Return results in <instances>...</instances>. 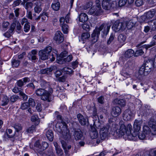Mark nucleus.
Instances as JSON below:
<instances>
[{
  "label": "nucleus",
  "mask_w": 156,
  "mask_h": 156,
  "mask_svg": "<svg viewBox=\"0 0 156 156\" xmlns=\"http://www.w3.org/2000/svg\"><path fill=\"white\" fill-rule=\"evenodd\" d=\"M96 127L94 126L93 124V126L91 127V130L90 132V135L91 138L92 139H96L97 138L98 136V134L96 129Z\"/></svg>",
  "instance_id": "dca6fc26"
},
{
  "label": "nucleus",
  "mask_w": 156,
  "mask_h": 156,
  "mask_svg": "<svg viewBox=\"0 0 156 156\" xmlns=\"http://www.w3.org/2000/svg\"><path fill=\"white\" fill-rule=\"evenodd\" d=\"M60 4L57 0L54 1L51 5L52 9L55 11H58L60 7Z\"/></svg>",
  "instance_id": "412c9836"
},
{
  "label": "nucleus",
  "mask_w": 156,
  "mask_h": 156,
  "mask_svg": "<svg viewBox=\"0 0 156 156\" xmlns=\"http://www.w3.org/2000/svg\"><path fill=\"white\" fill-rule=\"evenodd\" d=\"M9 23L8 22H4L2 23V27L5 30H6L8 28V26L9 25Z\"/></svg>",
  "instance_id": "6e6d98bb"
},
{
  "label": "nucleus",
  "mask_w": 156,
  "mask_h": 156,
  "mask_svg": "<svg viewBox=\"0 0 156 156\" xmlns=\"http://www.w3.org/2000/svg\"><path fill=\"white\" fill-rule=\"evenodd\" d=\"M91 117L94 122V126L97 129H100V133L101 140L105 139L109 135V127L108 126L104 125L103 122H100L98 116L97 115L96 110L94 108L92 113Z\"/></svg>",
  "instance_id": "f257e3e1"
},
{
  "label": "nucleus",
  "mask_w": 156,
  "mask_h": 156,
  "mask_svg": "<svg viewBox=\"0 0 156 156\" xmlns=\"http://www.w3.org/2000/svg\"><path fill=\"white\" fill-rule=\"evenodd\" d=\"M142 122L140 120H135L133 125V128L134 131H132V133L133 134H136V140L137 139V135L138 134V132L140 130L141 128V125Z\"/></svg>",
  "instance_id": "9d476101"
},
{
  "label": "nucleus",
  "mask_w": 156,
  "mask_h": 156,
  "mask_svg": "<svg viewBox=\"0 0 156 156\" xmlns=\"http://www.w3.org/2000/svg\"><path fill=\"white\" fill-rule=\"evenodd\" d=\"M48 13L44 11L43 12L40 14V16H41V21L42 22L44 21L46 19V17H48Z\"/></svg>",
  "instance_id": "f704fd0d"
},
{
  "label": "nucleus",
  "mask_w": 156,
  "mask_h": 156,
  "mask_svg": "<svg viewBox=\"0 0 156 156\" xmlns=\"http://www.w3.org/2000/svg\"><path fill=\"white\" fill-rule=\"evenodd\" d=\"M56 153L58 156H63V153L62 149L60 148H57V149L56 150Z\"/></svg>",
  "instance_id": "5fc2aeb1"
},
{
  "label": "nucleus",
  "mask_w": 156,
  "mask_h": 156,
  "mask_svg": "<svg viewBox=\"0 0 156 156\" xmlns=\"http://www.w3.org/2000/svg\"><path fill=\"white\" fill-rule=\"evenodd\" d=\"M83 28L87 31H88L90 30V26L89 24L85 23L82 25Z\"/></svg>",
  "instance_id": "603ef678"
},
{
  "label": "nucleus",
  "mask_w": 156,
  "mask_h": 156,
  "mask_svg": "<svg viewBox=\"0 0 156 156\" xmlns=\"http://www.w3.org/2000/svg\"><path fill=\"white\" fill-rule=\"evenodd\" d=\"M58 112H56L55 114L58 120V123L55 126L56 129L57 131L62 134V137L66 140H69L71 138V134L67 128L66 124L62 120V116L58 114Z\"/></svg>",
  "instance_id": "7ed1b4c3"
},
{
  "label": "nucleus",
  "mask_w": 156,
  "mask_h": 156,
  "mask_svg": "<svg viewBox=\"0 0 156 156\" xmlns=\"http://www.w3.org/2000/svg\"><path fill=\"white\" fill-rule=\"evenodd\" d=\"M0 104L1 105L4 106L8 104L9 99L6 96L2 94L0 96Z\"/></svg>",
  "instance_id": "f3484780"
},
{
  "label": "nucleus",
  "mask_w": 156,
  "mask_h": 156,
  "mask_svg": "<svg viewBox=\"0 0 156 156\" xmlns=\"http://www.w3.org/2000/svg\"><path fill=\"white\" fill-rule=\"evenodd\" d=\"M30 28V26L29 23H26L24 26V31L26 32H27L29 31Z\"/></svg>",
  "instance_id": "864d4df0"
},
{
  "label": "nucleus",
  "mask_w": 156,
  "mask_h": 156,
  "mask_svg": "<svg viewBox=\"0 0 156 156\" xmlns=\"http://www.w3.org/2000/svg\"><path fill=\"white\" fill-rule=\"evenodd\" d=\"M135 25V22L133 20H130L129 22H126L127 28L128 29L132 28Z\"/></svg>",
  "instance_id": "473e14b6"
},
{
  "label": "nucleus",
  "mask_w": 156,
  "mask_h": 156,
  "mask_svg": "<svg viewBox=\"0 0 156 156\" xmlns=\"http://www.w3.org/2000/svg\"><path fill=\"white\" fill-rule=\"evenodd\" d=\"M57 69V67L55 66H51L50 68L43 69L39 71V73L42 74H51L52 72Z\"/></svg>",
  "instance_id": "ddd939ff"
},
{
  "label": "nucleus",
  "mask_w": 156,
  "mask_h": 156,
  "mask_svg": "<svg viewBox=\"0 0 156 156\" xmlns=\"http://www.w3.org/2000/svg\"><path fill=\"white\" fill-rule=\"evenodd\" d=\"M20 95L22 97L23 100H27L28 98V96L25 94L24 93L21 91L19 93Z\"/></svg>",
  "instance_id": "0e129e2a"
},
{
  "label": "nucleus",
  "mask_w": 156,
  "mask_h": 156,
  "mask_svg": "<svg viewBox=\"0 0 156 156\" xmlns=\"http://www.w3.org/2000/svg\"><path fill=\"white\" fill-rule=\"evenodd\" d=\"M132 129L131 124H128L126 126L124 124H120L119 128L116 130V133L119 137L123 136L126 140H136V134L132 133Z\"/></svg>",
  "instance_id": "f03ea898"
},
{
  "label": "nucleus",
  "mask_w": 156,
  "mask_h": 156,
  "mask_svg": "<svg viewBox=\"0 0 156 156\" xmlns=\"http://www.w3.org/2000/svg\"><path fill=\"white\" fill-rule=\"evenodd\" d=\"M35 131V126L32 125L30 127L27 128L25 130V133L26 134H30L33 133Z\"/></svg>",
  "instance_id": "7c9ffc66"
},
{
  "label": "nucleus",
  "mask_w": 156,
  "mask_h": 156,
  "mask_svg": "<svg viewBox=\"0 0 156 156\" xmlns=\"http://www.w3.org/2000/svg\"><path fill=\"white\" fill-rule=\"evenodd\" d=\"M31 120L36 125H38L40 122V120L37 115H34L32 116L31 117Z\"/></svg>",
  "instance_id": "cd10ccee"
},
{
  "label": "nucleus",
  "mask_w": 156,
  "mask_h": 156,
  "mask_svg": "<svg viewBox=\"0 0 156 156\" xmlns=\"http://www.w3.org/2000/svg\"><path fill=\"white\" fill-rule=\"evenodd\" d=\"M127 0H119V6H122L125 5L127 2Z\"/></svg>",
  "instance_id": "bf43d9fd"
},
{
  "label": "nucleus",
  "mask_w": 156,
  "mask_h": 156,
  "mask_svg": "<svg viewBox=\"0 0 156 156\" xmlns=\"http://www.w3.org/2000/svg\"><path fill=\"white\" fill-rule=\"evenodd\" d=\"M114 102L121 106H124L126 105V101L124 99H116L114 100Z\"/></svg>",
  "instance_id": "a878e982"
},
{
  "label": "nucleus",
  "mask_w": 156,
  "mask_h": 156,
  "mask_svg": "<svg viewBox=\"0 0 156 156\" xmlns=\"http://www.w3.org/2000/svg\"><path fill=\"white\" fill-rule=\"evenodd\" d=\"M48 147V144L47 142H42V144H41V151L44 150L47 148Z\"/></svg>",
  "instance_id": "de8ad7c7"
},
{
  "label": "nucleus",
  "mask_w": 156,
  "mask_h": 156,
  "mask_svg": "<svg viewBox=\"0 0 156 156\" xmlns=\"http://www.w3.org/2000/svg\"><path fill=\"white\" fill-rule=\"evenodd\" d=\"M155 41V40H153V41H152L149 44L144 45V48H145L146 49H147L148 48L155 45L156 44Z\"/></svg>",
  "instance_id": "c03bdc74"
},
{
  "label": "nucleus",
  "mask_w": 156,
  "mask_h": 156,
  "mask_svg": "<svg viewBox=\"0 0 156 156\" xmlns=\"http://www.w3.org/2000/svg\"><path fill=\"white\" fill-rule=\"evenodd\" d=\"M143 4L144 2L143 0H136L135 2L136 5L138 7L141 6Z\"/></svg>",
  "instance_id": "13d9d810"
},
{
  "label": "nucleus",
  "mask_w": 156,
  "mask_h": 156,
  "mask_svg": "<svg viewBox=\"0 0 156 156\" xmlns=\"http://www.w3.org/2000/svg\"><path fill=\"white\" fill-rule=\"evenodd\" d=\"M116 1L110 2L103 0L102 2V5L105 9H109L111 7L114 8L116 5Z\"/></svg>",
  "instance_id": "6e6552de"
},
{
  "label": "nucleus",
  "mask_w": 156,
  "mask_h": 156,
  "mask_svg": "<svg viewBox=\"0 0 156 156\" xmlns=\"http://www.w3.org/2000/svg\"><path fill=\"white\" fill-rule=\"evenodd\" d=\"M62 147L66 153H67L69 150L71 148V145L69 144L68 141L62 140L61 141Z\"/></svg>",
  "instance_id": "4468645a"
},
{
  "label": "nucleus",
  "mask_w": 156,
  "mask_h": 156,
  "mask_svg": "<svg viewBox=\"0 0 156 156\" xmlns=\"http://www.w3.org/2000/svg\"><path fill=\"white\" fill-rule=\"evenodd\" d=\"M90 36V34L88 33H84L81 35V39L84 41L89 38Z\"/></svg>",
  "instance_id": "72a5a7b5"
},
{
  "label": "nucleus",
  "mask_w": 156,
  "mask_h": 156,
  "mask_svg": "<svg viewBox=\"0 0 156 156\" xmlns=\"http://www.w3.org/2000/svg\"><path fill=\"white\" fill-rule=\"evenodd\" d=\"M43 156H54V154L53 152V150L52 149L50 150V151L48 152L44 151L43 152Z\"/></svg>",
  "instance_id": "4c0bfd02"
},
{
  "label": "nucleus",
  "mask_w": 156,
  "mask_h": 156,
  "mask_svg": "<svg viewBox=\"0 0 156 156\" xmlns=\"http://www.w3.org/2000/svg\"><path fill=\"white\" fill-rule=\"evenodd\" d=\"M52 93L53 90L51 88H50L48 91L41 88H38L35 92L37 96H41L42 100L48 102L51 101V95Z\"/></svg>",
  "instance_id": "423d86ee"
},
{
  "label": "nucleus",
  "mask_w": 156,
  "mask_h": 156,
  "mask_svg": "<svg viewBox=\"0 0 156 156\" xmlns=\"http://www.w3.org/2000/svg\"><path fill=\"white\" fill-rule=\"evenodd\" d=\"M97 100L98 102L100 104H103L104 102L105 99L104 97L103 96H100L98 98Z\"/></svg>",
  "instance_id": "680f3d73"
},
{
  "label": "nucleus",
  "mask_w": 156,
  "mask_h": 156,
  "mask_svg": "<svg viewBox=\"0 0 156 156\" xmlns=\"http://www.w3.org/2000/svg\"><path fill=\"white\" fill-rule=\"evenodd\" d=\"M79 19L80 22L83 23L87 20L88 17L86 14L83 13L79 15Z\"/></svg>",
  "instance_id": "5701e85b"
},
{
  "label": "nucleus",
  "mask_w": 156,
  "mask_h": 156,
  "mask_svg": "<svg viewBox=\"0 0 156 156\" xmlns=\"http://www.w3.org/2000/svg\"><path fill=\"white\" fill-rule=\"evenodd\" d=\"M150 156H156V150H151L149 152Z\"/></svg>",
  "instance_id": "774afa93"
},
{
  "label": "nucleus",
  "mask_w": 156,
  "mask_h": 156,
  "mask_svg": "<svg viewBox=\"0 0 156 156\" xmlns=\"http://www.w3.org/2000/svg\"><path fill=\"white\" fill-rule=\"evenodd\" d=\"M60 22V26H62V25H65V24H66L65 23V21H66L65 18L64 17H61L60 18L59 20Z\"/></svg>",
  "instance_id": "338daca9"
},
{
  "label": "nucleus",
  "mask_w": 156,
  "mask_h": 156,
  "mask_svg": "<svg viewBox=\"0 0 156 156\" xmlns=\"http://www.w3.org/2000/svg\"><path fill=\"white\" fill-rule=\"evenodd\" d=\"M97 7L95 6L92 7L89 11V13L90 14H93L94 15L98 16L100 15L102 12V10L101 7Z\"/></svg>",
  "instance_id": "9b49d317"
},
{
  "label": "nucleus",
  "mask_w": 156,
  "mask_h": 156,
  "mask_svg": "<svg viewBox=\"0 0 156 156\" xmlns=\"http://www.w3.org/2000/svg\"><path fill=\"white\" fill-rule=\"evenodd\" d=\"M29 106L30 105L32 107H34L35 105L34 100L31 98H30L28 100V103Z\"/></svg>",
  "instance_id": "8fccbe9b"
},
{
  "label": "nucleus",
  "mask_w": 156,
  "mask_h": 156,
  "mask_svg": "<svg viewBox=\"0 0 156 156\" xmlns=\"http://www.w3.org/2000/svg\"><path fill=\"white\" fill-rule=\"evenodd\" d=\"M134 51L132 49H129L126 51L124 56L127 58H129L133 55Z\"/></svg>",
  "instance_id": "b1692460"
},
{
  "label": "nucleus",
  "mask_w": 156,
  "mask_h": 156,
  "mask_svg": "<svg viewBox=\"0 0 156 156\" xmlns=\"http://www.w3.org/2000/svg\"><path fill=\"white\" fill-rule=\"evenodd\" d=\"M144 53L143 50L141 49H139L136 50L134 54L135 56H138L139 55H142Z\"/></svg>",
  "instance_id": "3c124183"
},
{
  "label": "nucleus",
  "mask_w": 156,
  "mask_h": 156,
  "mask_svg": "<svg viewBox=\"0 0 156 156\" xmlns=\"http://www.w3.org/2000/svg\"><path fill=\"white\" fill-rule=\"evenodd\" d=\"M74 136L76 140H81L83 137L82 132L79 129L76 130L74 132Z\"/></svg>",
  "instance_id": "6ab92c4d"
},
{
  "label": "nucleus",
  "mask_w": 156,
  "mask_h": 156,
  "mask_svg": "<svg viewBox=\"0 0 156 156\" xmlns=\"http://www.w3.org/2000/svg\"><path fill=\"white\" fill-rule=\"evenodd\" d=\"M121 112V109L118 106H115L112 108L111 114L113 117L118 116Z\"/></svg>",
  "instance_id": "2eb2a0df"
},
{
  "label": "nucleus",
  "mask_w": 156,
  "mask_h": 156,
  "mask_svg": "<svg viewBox=\"0 0 156 156\" xmlns=\"http://www.w3.org/2000/svg\"><path fill=\"white\" fill-rule=\"evenodd\" d=\"M52 50V47L48 46L46 47L44 50L39 51V55L40 58L43 60L48 59L49 54Z\"/></svg>",
  "instance_id": "0eeeda50"
},
{
  "label": "nucleus",
  "mask_w": 156,
  "mask_h": 156,
  "mask_svg": "<svg viewBox=\"0 0 156 156\" xmlns=\"http://www.w3.org/2000/svg\"><path fill=\"white\" fill-rule=\"evenodd\" d=\"M113 30L115 32H118L120 30L119 23V21H116L112 27Z\"/></svg>",
  "instance_id": "c756f323"
},
{
  "label": "nucleus",
  "mask_w": 156,
  "mask_h": 156,
  "mask_svg": "<svg viewBox=\"0 0 156 156\" xmlns=\"http://www.w3.org/2000/svg\"><path fill=\"white\" fill-rule=\"evenodd\" d=\"M11 62L12 66L13 67L17 68L19 66L20 61L18 60L13 59Z\"/></svg>",
  "instance_id": "2f4dec72"
},
{
  "label": "nucleus",
  "mask_w": 156,
  "mask_h": 156,
  "mask_svg": "<svg viewBox=\"0 0 156 156\" xmlns=\"http://www.w3.org/2000/svg\"><path fill=\"white\" fill-rule=\"evenodd\" d=\"M126 39V36L122 34H119L118 37V41L122 45H123L125 44Z\"/></svg>",
  "instance_id": "aec40b11"
},
{
  "label": "nucleus",
  "mask_w": 156,
  "mask_h": 156,
  "mask_svg": "<svg viewBox=\"0 0 156 156\" xmlns=\"http://www.w3.org/2000/svg\"><path fill=\"white\" fill-rule=\"evenodd\" d=\"M72 58V55H70L66 58H64L62 59L65 62H69L71 61Z\"/></svg>",
  "instance_id": "e2e57ef3"
},
{
  "label": "nucleus",
  "mask_w": 156,
  "mask_h": 156,
  "mask_svg": "<svg viewBox=\"0 0 156 156\" xmlns=\"http://www.w3.org/2000/svg\"><path fill=\"white\" fill-rule=\"evenodd\" d=\"M62 27V30L64 34H67L68 32L69 27L67 24L62 25L61 26Z\"/></svg>",
  "instance_id": "c9c22d12"
},
{
  "label": "nucleus",
  "mask_w": 156,
  "mask_h": 156,
  "mask_svg": "<svg viewBox=\"0 0 156 156\" xmlns=\"http://www.w3.org/2000/svg\"><path fill=\"white\" fill-rule=\"evenodd\" d=\"M67 54V52L66 51L61 53L60 55V57H57V60H58L57 62L60 64H62L61 61L62 60V59L66 56Z\"/></svg>",
  "instance_id": "393cba45"
},
{
  "label": "nucleus",
  "mask_w": 156,
  "mask_h": 156,
  "mask_svg": "<svg viewBox=\"0 0 156 156\" xmlns=\"http://www.w3.org/2000/svg\"><path fill=\"white\" fill-rule=\"evenodd\" d=\"M93 5V2L91 1H90L86 3L85 5L83 7V9H86L91 6Z\"/></svg>",
  "instance_id": "a18cd8bd"
},
{
  "label": "nucleus",
  "mask_w": 156,
  "mask_h": 156,
  "mask_svg": "<svg viewBox=\"0 0 156 156\" xmlns=\"http://www.w3.org/2000/svg\"><path fill=\"white\" fill-rule=\"evenodd\" d=\"M77 118L79 122L82 125H85L88 122V119L85 118L83 116L80 114H79L77 115Z\"/></svg>",
  "instance_id": "a211bd4d"
},
{
  "label": "nucleus",
  "mask_w": 156,
  "mask_h": 156,
  "mask_svg": "<svg viewBox=\"0 0 156 156\" xmlns=\"http://www.w3.org/2000/svg\"><path fill=\"white\" fill-rule=\"evenodd\" d=\"M54 39L57 43L60 44L62 43L64 40L63 35L60 31H57L54 37Z\"/></svg>",
  "instance_id": "f8f14e48"
},
{
  "label": "nucleus",
  "mask_w": 156,
  "mask_h": 156,
  "mask_svg": "<svg viewBox=\"0 0 156 156\" xmlns=\"http://www.w3.org/2000/svg\"><path fill=\"white\" fill-rule=\"evenodd\" d=\"M149 125L151 128L147 125H145L143 127V131L138 135V138L141 140L144 139L146 137H148L152 135H156V120L154 121L152 119L149 122Z\"/></svg>",
  "instance_id": "20e7f679"
},
{
  "label": "nucleus",
  "mask_w": 156,
  "mask_h": 156,
  "mask_svg": "<svg viewBox=\"0 0 156 156\" xmlns=\"http://www.w3.org/2000/svg\"><path fill=\"white\" fill-rule=\"evenodd\" d=\"M14 127L17 132L20 131L22 128L21 125L19 124H16L14 125Z\"/></svg>",
  "instance_id": "09e8293b"
},
{
  "label": "nucleus",
  "mask_w": 156,
  "mask_h": 156,
  "mask_svg": "<svg viewBox=\"0 0 156 156\" xmlns=\"http://www.w3.org/2000/svg\"><path fill=\"white\" fill-rule=\"evenodd\" d=\"M29 104L27 102H24L21 104L20 108L24 110L27 109L29 107Z\"/></svg>",
  "instance_id": "a19ab883"
},
{
  "label": "nucleus",
  "mask_w": 156,
  "mask_h": 156,
  "mask_svg": "<svg viewBox=\"0 0 156 156\" xmlns=\"http://www.w3.org/2000/svg\"><path fill=\"white\" fill-rule=\"evenodd\" d=\"M16 26V23H12L10 27V29L9 30V31L10 33H12L15 27Z\"/></svg>",
  "instance_id": "69168bd1"
},
{
  "label": "nucleus",
  "mask_w": 156,
  "mask_h": 156,
  "mask_svg": "<svg viewBox=\"0 0 156 156\" xmlns=\"http://www.w3.org/2000/svg\"><path fill=\"white\" fill-rule=\"evenodd\" d=\"M33 3L31 2H27L25 5H24V7L27 10H28L32 8Z\"/></svg>",
  "instance_id": "49530a36"
},
{
  "label": "nucleus",
  "mask_w": 156,
  "mask_h": 156,
  "mask_svg": "<svg viewBox=\"0 0 156 156\" xmlns=\"http://www.w3.org/2000/svg\"><path fill=\"white\" fill-rule=\"evenodd\" d=\"M115 35L113 34H112L108 39V40L107 41V43L108 44H110L111 43L113 40L114 39Z\"/></svg>",
  "instance_id": "052dcab7"
},
{
  "label": "nucleus",
  "mask_w": 156,
  "mask_h": 156,
  "mask_svg": "<svg viewBox=\"0 0 156 156\" xmlns=\"http://www.w3.org/2000/svg\"><path fill=\"white\" fill-rule=\"evenodd\" d=\"M62 71L68 74H71L73 73V71L70 68L66 67L63 69Z\"/></svg>",
  "instance_id": "e433bc0d"
},
{
  "label": "nucleus",
  "mask_w": 156,
  "mask_h": 156,
  "mask_svg": "<svg viewBox=\"0 0 156 156\" xmlns=\"http://www.w3.org/2000/svg\"><path fill=\"white\" fill-rule=\"evenodd\" d=\"M110 28V25L104 23L99 27H96L91 34L93 41L95 42L98 41L100 31L101 30H102L103 34L106 35H107L109 31Z\"/></svg>",
  "instance_id": "39448f33"
},
{
  "label": "nucleus",
  "mask_w": 156,
  "mask_h": 156,
  "mask_svg": "<svg viewBox=\"0 0 156 156\" xmlns=\"http://www.w3.org/2000/svg\"><path fill=\"white\" fill-rule=\"evenodd\" d=\"M46 136L50 141H52L53 139V134L51 130H48L46 133Z\"/></svg>",
  "instance_id": "bb28decb"
},
{
  "label": "nucleus",
  "mask_w": 156,
  "mask_h": 156,
  "mask_svg": "<svg viewBox=\"0 0 156 156\" xmlns=\"http://www.w3.org/2000/svg\"><path fill=\"white\" fill-rule=\"evenodd\" d=\"M134 114L129 109L125 110L122 115L123 119L126 121L131 120L134 117Z\"/></svg>",
  "instance_id": "1a4fd4ad"
},
{
  "label": "nucleus",
  "mask_w": 156,
  "mask_h": 156,
  "mask_svg": "<svg viewBox=\"0 0 156 156\" xmlns=\"http://www.w3.org/2000/svg\"><path fill=\"white\" fill-rule=\"evenodd\" d=\"M34 12L37 13H39L42 10V8L40 5H36L34 8Z\"/></svg>",
  "instance_id": "37998d69"
},
{
  "label": "nucleus",
  "mask_w": 156,
  "mask_h": 156,
  "mask_svg": "<svg viewBox=\"0 0 156 156\" xmlns=\"http://www.w3.org/2000/svg\"><path fill=\"white\" fill-rule=\"evenodd\" d=\"M34 147L36 148L37 150L41 151V144H40L39 140L37 141L34 144Z\"/></svg>",
  "instance_id": "79ce46f5"
},
{
  "label": "nucleus",
  "mask_w": 156,
  "mask_h": 156,
  "mask_svg": "<svg viewBox=\"0 0 156 156\" xmlns=\"http://www.w3.org/2000/svg\"><path fill=\"white\" fill-rule=\"evenodd\" d=\"M18 98L19 97L18 96L13 95L10 97V100L11 102H14L17 100Z\"/></svg>",
  "instance_id": "4d7b16f0"
},
{
  "label": "nucleus",
  "mask_w": 156,
  "mask_h": 156,
  "mask_svg": "<svg viewBox=\"0 0 156 156\" xmlns=\"http://www.w3.org/2000/svg\"><path fill=\"white\" fill-rule=\"evenodd\" d=\"M155 13V12L154 10L149 11L146 13V16H142L141 18L145 19L146 17L147 19H151L154 16Z\"/></svg>",
  "instance_id": "4be33fe9"
},
{
  "label": "nucleus",
  "mask_w": 156,
  "mask_h": 156,
  "mask_svg": "<svg viewBox=\"0 0 156 156\" xmlns=\"http://www.w3.org/2000/svg\"><path fill=\"white\" fill-rule=\"evenodd\" d=\"M12 133V130L10 129H7L5 133L4 136L6 138H12L14 136V134H11Z\"/></svg>",
  "instance_id": "c85d7f7f"
},
{
  "label": "nucleus",
  "mask_w": 156,
  "mask_h": 156,
  "mask_svg": "<svg viewBox=\"0 0 156 156\" xmlns=\"http://www.w3.org/2000/svg\"><path fill=\"white\" fill-rule=\"evenodd\" d=\"M121 75L126 78H130L131 77L130 73L126 71L123 70L121 72Z\"/></svg>",
  "instance_id": "58836bf2"
},
{
  "label": "nucleus",
  "mask_w": 156,
  "mask_h": 156,
  "mask_svg": "<svg viewBox=\"0 0 156 156\" xmlns=\"http://www.w3.org/2000/svg\"><path fill=\"white\" fill-rule=\"evenodd\" d=\"M120 30H123L127 28L126 22H123L122 23H119Z\"/></svg>",
  "instance_id": "ea45409f"
}]
</instances>
